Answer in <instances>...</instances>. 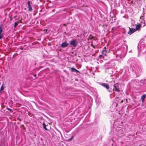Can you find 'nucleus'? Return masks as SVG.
<instances>
[{
	"mask_svg": "<svg viewBox=\"0 0 146 146\" xmlns=\"http://www.w3.org/2000/svg\"><path fill=\"white\" fill-rule=\"evenodd\" d=\"M94 38V37L91 36V37L90 36L89 37V39L92 40Z\"/></svg>",
	"mask_w": 146,
	"mask_h": 146,
	"instance_id": "obj_19",
	"label": "nucleus"
},
{
	"mask_svg": "<svg viewBox=\"0 0 146 146\" xmlns=\"http://www.w3.org/2000/svg\"><path fill=\"white\" fill-rule=\"evenodd\" d=\"M135 31V29H130V30L128 31V33L129 35H131Z\"/></svg>",
	"mask_w": 146,
	"mask_h": 146,
	"instance_id": "obj_9",
	"label": "nucleus"
},
{
	"mask_svg": "<svg viewBox=\"0 0 146 146\" xmlns=\"http://www.w3.org/2000/svg\"><path fill=\"white\" fill-rule=\"evenodd\" d=\"M85 32H84V34H85Z\"/></svg>",
	"mask_w": 146,
	"mask_h": 146,
	"instance_id": "obj_26",
	"label": "nucleus"
},
{
	"mask_svg": "<svg viewBox=\"0 0 146 146\" xmlns=\"http://www.w3.org/2000/svg\"><path fill=\"white\" fill-rule=\"evenodd\" d=\"M27 4L29 8V11H32V8L30 5V2L29 1H28Z\"/></svg>",
	"mask_w": 146,
	"mask_h": 146,
	"instance_id": "obj_8",
	"label": "nucleus"
},
{
	"mask_svg": "<svg viewBox=\"0 0 146 146\" xmlns=\"http://www.w3.org/2000/svg\"><path fill=\"white\" fill-rule=\"evenodd\" d=\"M7 110H9V111H11V110H12L11 109H10V108H7Z\"/></svg>",
	"mask_w": 146,
	"mask_h": 146,
	"instance_id": "obj_21",
	"label": "nucleus"
},
{
	"mask_svg": "<svg viewBox=\"0 0 146 146\" xmlns=\"http://www.w3.org/2000/svg\"><path fill=\"white\" fill-rule=\"evenodd\" d=\"M4 89V88L3 86V85H2L1 87V89L0 90V92H1V91L3 90Z\"/></svg>",
	"mask_w": 146,
	"mask_h": 146,
	"instance_id": "obj_18",
	"label": "nucleus"
},
{
	"mask_svg": "<svg viewBox=\"0 0 146 146\" xmlns=\"http://www.w3.org/2000/svg\"><path fill=\"white\" fill-rule=\"evenodd\" d=\"M3 31L2 29H1L0 30V39H1L3 36V34H1L2 32Z\"/></svg>",
	"mask_w": 146,
	"mask_h": 146,
	"instance_id": "obj_14",
	"label": "nucleus"
},
{
	"mask_svg": "<svg viewBox=\"0 0 146 146\" xmlns=\"http://www.w3.org/2000/svg\"><path fill=\"white\" fill-rule=\"evenodd\" d=\"M119 84L118 83H116L114 84V88H113L114 91H115L117 92H120V90L119 89Z\"/></svg>",
	"mask_w": 146,
	"mask_h": 146,
	"instance_id": "obj_2",
	"label": "nucleus"
},
{
	"mask_svg": "<svg viewBox=\"0 0 146 146\" xmlns=\"http://www.w3.org/2000/svg\"><path fill=\"white\" fill-rule=\"evenodd\" d=\"M36 74H35V75H34V76L35 77H36Z\"/></svg>",
	"mask_w": 146,
	"mask_h": 146,
	"instance_id": "obj_24",
	"label": "nucleus"
},
{
	"mask_svg": "<svg viewBox=\"0 0 146 146\" xmlns=\"http://www.w3.org/2000/svg\"><path fill=\"white\" fill-rule=\"evenodd\" d=\"M141 27V25L140 24L136 25V27L135 29V31L137 30H139Z\"/></svg>",
	"mask_w": 146,
	"mask_h": 146,
	"instance_id": "obj_12",
	"label": "nucleus"
},
{
	"mask_svg": "<svg viewBox=\"0 0 146 146\" xmlns=\"http://www.w3.org/2000/svg\"><path fill=\"white\" fill-rule=\"evenodd\" d=\"M108 91L111 93V94L113 93H114V90L113 89H112V88H110L109 87L108 89H107Z\"/></svg>",
	"mask_w": 146,
	"mask_h": 146,
	"instance_id": "obj_11",
	"label": "nucleus"
},
{
	"mask_svg": "<svg viewBox=\"0 0 146 146\" xmlns=\"http://www.w3.org/2000/svg\"><path fill=\"white\" fill-rule=\"evenodd\" d=\"M143 67L142 66H140L137 67L134 70V72L135 73L136 75L138 76L141 73V72L143 71Z\"/></svg>",
	"mask_w": 146,
	"mask_h": 146,
	"instance_id": "obj_1",
	"label": "nucleus"
},
{
	"mask_svg": "<svg viewBox=\"0 0 146 146\" xmlns=\"http://www.w3.org/2000/svg\"><path fill=\"white\" fill-rule=\"evenodd\" d=\"M19 23V22H17L15 23V25H14V27L15 28L17 27V26L18 25Z\"/></svg>",
	"mask_w": 146,
	"mask_h": 146,
	"instance_id": "obj_17",
	"label": "nucleus"
},
{
	"mask_svg": "<svg viewBox=\"0 0 146 146\" xmlns=\"http://www.w3.org/2000/svg\"><path fill=\"white\" fill-rule=\"evenodd\" d=\"M146 97V95L144 94L141 97V99L142 100V102H143L145 99V98Z\"/></svg>",
	"mask_w": 146,
	"mask_h": 146,
	"instance_id": "obj_15",
	"label": "nucleus"
},
{
	"mask_svg": "<svg viewBox=\"0 0 146 146\" xmlns=\"http://www.w3.org/2000/svg\"><path fill=\"white\" fill-rule=\"evenodd\" d=\"M68 44H69L66 41H65L61 44L60 46L62 48H65L67 46Z\"/></svg>",
	"mask_w": 146,
	"mask_h": 146,
	"instance_id": "obj_5",
	"label": "nucleus"
},
{
	"mask_svg": "<svg viewBox=\"0 0 146 146\" xmlns=\"http://www.w3.org/2000/svg\"><path fill=\"white\" fill-rule=\"evenodd\" d=\"M103 56L102 54H101V55H100L99 56V58H101V57L102 56Z\"/></svg>",
	"mask_w": 146,
	"mask_h": 146,
	"instance_id": "obj_20",
	"label": "nucleus"
},
{
	"mask_svg": "<svg viewBox=\"0 0 146 146\" xmlns=\"http://www.w3.org/2000/svg\"><path fill=\"white\" fill-rule=\"evenodd\" d=\"M71 70L72 72H75L76 73H77V72L80 73V72L78 70H76L74 68H73V67L71 68Z\"/></svg>",
	"mask_w": 146,
	"mask_h": 146,
	"instance_id": "obj_13",
	"label": "nucleus"
},
{
	"mask_svg": "<svg viewBox=\"0 0 146 146\" xmlns=\"http://www.w3.org/2000/svg\"><path fill=\"white\" fill-rule=\"evenodd\" d=\"M107 51L106 50V48L105 47L102 50V54L103 56H106Z\"/></svg>",
	"mask_w": 146,
	"mask_h": 146,
	"instance_id": "obj_7",
	"label": "nucleus"
},
{
	"mask_svg": "<svg viewBox=\"0 0 146 146\" xmlns=\"http://www.w3.org/2000/svg\"><path fill=\"white\" fill-rule=\"evenodd\" d=\"M73 137H74V136H72V137H71V138H70V139H69V140H71V139H72L73 138Z\"/></svg>",
	"mask_w": 146,
	"mask_h": 146,
	"instance_id": "obj_23",
	"label": "nucleus"
},
{
	"mask_svg": "<svg viewBox=\"0 0 146 146\" xmlns=\"http://www.w3.org/2000/svg\"><path fill=\"white\" fill-rule=\"evenodd\" d=\"M101 85L103 87L105 88L107 90V89H108L109 88V86H108L107 84L106 83H101Z\"/></svg>",
	"mask_w": 146,
	"mask_h": 146,
	"instance_id": "obj_10",
	"label": "nucleus"
},
{
	"mask_svg": "<svg viewBox=\"0 0 146 146\" xmlns=\"http://www.w3.org/2000/svg\"><path fill=\"white\" fill-rule=\"evenodd\" d=\"M85 32H84V34H85Z\"/></svg>",
	"mask_w": 146,
	"mask_h": 146,
	"instance_id": "obj_27",
	"label": "nucleus"
},
{
	"mask_svg": "<svg viewBox=\"0 0 146 146\" xmlns=\"http://www.w3.org/2000/svg\"><path fill=\"white\" fill-rule=\"evenodd\" d=\"M63 25L64 26H66V25L65 24H63Z\"/></svg>",
	"mask_w": 146,
	"mask_h": 146,
	"instance_id": "obj_25",
	"label": "nucleus"
},
{
	"mask_svg": "<svg viewBox=\"0 0 146 146\" xmlns=\"http://www.w3.org/2000/svg\"><path fill=\"white\" fill-rule=\"evenodd\" d=\"M116 131L117 132V134L118 136L123 133V130L120 127H117L116 129Z\"/></svg>",
	"mask_w": 146,
	"mask_h": 146,
	"instance_id": "obj_3",
	"label": "nucleus"
},
{
	"mask_svg": "<svg viewBox=\"0 0 146 146\" xmlns=\"http://www.w3.org/2000/svg\"><path fill=\"white\" fill-rule=\"evenodd\" d=\"M43 127V128L46 131H48V130L46 128V125L45 123H43L42 124Z\"/></svg>",
	"mask_w": 146,
	"mask_h": 146,
	"instance_id": "obj_16",
	"label": "nucleus"
},
{
	"mask_svg": "<svg viewBox=\"0 0 146 146\" xmlns=\"http://www.w3.org/2000/svg\"><path fill=\"white\" fill-rule=\"evenodd\" d=\"M140 45V44L138 45V48L139 49V50L140 51V53H141V52L143 53H144V52H145V50L144 51V52H143L142 51L144 49V45H140L141 47L140 48V49H139Z\"/></svg>",
	"mask_w": 146,
	"mask_h": 146,
	"instance_id": "obj_6",
	"label": "nucleus"
},
{
	"mask_svg": "<svg viewBox=\"0 0 146 146\" xmlns=\"http://www.w3.org/2000/svg\"><path fill=\"white\" fill-rule=\"evenodd\" d=\"M70 44L73 46L74 47H76L77 45V43L75 40H73L72 41L70 42Z\"/></svg>",
	"mask_w": 146,
	"mask_h": 146,
	"instance_id": "obj_4",
	"label": "nucleus"
},
{
	"mask_svg": "<svg viewBox=\"0 0 146 146\" xmlns=\"http://www.w3.org/2000/svg\"><path fill=\"white\" fill-rule=\"evenodd\" d=\"M91 46H92L93 48H94V46L93 45V44H91Z\"/></svg>",
	"mask_w": 146,
	"mask_h": 146,
	"instance_id": "obj_22",
	"label": "nucleus"
}]
</instances>
